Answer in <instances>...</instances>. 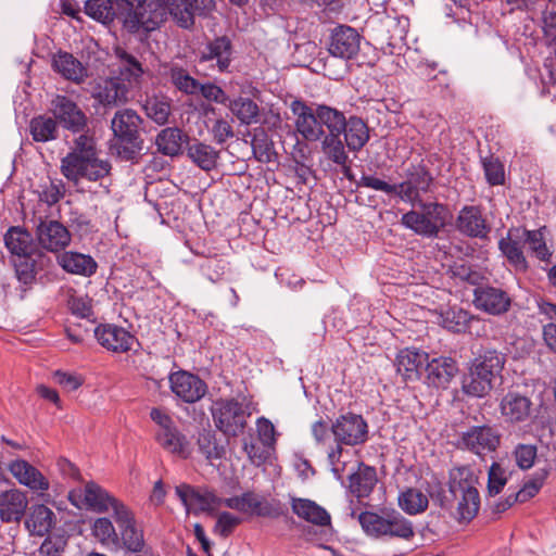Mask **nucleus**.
<instances>
[{
    "label": "nucleus",
    "mask_w": 556,
    "mask_h": 556,
    "mask_svg": "<svg viewBox=\"0 0 556 556\" xmlns=\"http://www.w3.org/2000/svg\"><path fill=\"white\" fill-rule=\"evenodd\" d=\"M60 170L68 180L77 185L80 179L98 181L111 172V164L98 156L96 142L87 135L78 136L73 150L61 160Z\"/></svg>",
    "instance_id": "f257e3e1"
},
{
    "label": "nucleus",
    "mask_w": 556,
    "mask_h": 556,
    "mask_svg": "<svg viewBox=\"0 0 556 556\" xmlns=\"http://www.w3.org/2000/svg\"><path fill=\"white\" fill-rule=\"evenodd\" d=\"M506 363L505 354L488 349L479 353L469 364L462 378V391L471 397L481 399L492 391Z\"/></svg>",
    "instance_id": "f03ea898"
},
{
    "label": "nucleus",
    "mask_w": 556,
    "mask_h": 556,
    "mask_svg": "<svg viewBox=\"0 0 556 556\" xmlns=\"http://www.w3.org/2000/svg\"><path fill=\"white\" fill-rule=\"evenodd\" d=\"M330 430L337 444L328 453V460L332 472L341 478L345 466V463L341 462L342 445L354 446L364 443L368 438V425L361 415L348 413L338 417Z\"/></svg>",
    "instance_id": "7ed1b4c3"
},
{
    "label": "nucleus",
    "mask_w": 556,
    "mask_h": 556,
    "mask_svg": "<svg viewBox=\"0 0 556 556\" xmlns=\"http://www.w3.org/2000/svg\"><path fill=\"white\" fill-rule=\"evenodd\" d=\"M478 477L468 466L453 468L450 471L448 491L456 501L455 518L469 522L479 511L480 495L477 489Z\"/></svg>",
    "instance_id": "20e7f679"
},
{
    "label": "nucleus",
    "mask_w": 556,
    "mask_h": 556,
    "mask_svg": "<svg viewBox=\"0 0 556 556\" xmlns=\"http://www.w3.org/2000/svg\"><path fill=\"white\" fill-rule=\"evenodd\" d=\"M451 215L448 208L440 203H420L418 210H413L402 216V224L415 233L435 238L446 226Z\"/></svg>",
    "instance_id": "39448f33"
},
{
    "label": "nucleus",
    "mask_w": 556,
    "mask_h": 556,
    "mask_svg": "<svg viewBox=\"0 0 556 556\" xmlns=\"http://www.w3.org/2000/svg\"><path fill=\"white\" fill-rule=\"evenodd\" d=\"M166 21L164 0H137L128 9L124 26L131 33L140 29L153 31Z\"/></svg>",
    "instance_id": "423d86ee"
},
{
    "label": "nucleus",
    "mask_w": 556,
    "mask_h": 556,
    "mask_svg": "<svg viewBox=\"0 0 556 556\" xmlns=\"http://www.w3.org/2000/svg\"><path fill=\"white\" fill-rule=\"evenodd\" d=\"M150 417L159 426L155 433L156 442L168 453L180 458H188L191 454L190 442L178 430L170 416L160 408H152Z\"/></svg>",
    "instance_id": "0eeeda50"
},
{
    "label": "nucleus",
    "mask_w": 556,
    "mask_h": 556,
    "mask_svg": "<svg viewBox=\"0 0 556 556\" xmlns=\"http://www.w3.org/2000/svg\"><path fill=\"white\" fill-rule=\"evenodd\" d=\"M68 498L76 507L84 506L96 513H105L111 509L113 517L116 515L117 506H126L93 481L87 482L83 489L71 491Z\"/></svg>",
    "instance_id": "6e6552de"
},
{
    "label": "nucleus",
    "mask_w": 556,
    "mask_h": 556,
    "mask_svg": "<svg viewBox=\"0 0 556 556\" xmlns=\"http://www.w3.org/2000/svg\"><path fill=\"white\" fill-rule=\"evenodd\" d=\"M117 525L115 545L128 553H141L146 541L142 528L138 525L132 511L127 506H117L113 517Z\"/></svg>",
    "instance_id": "1a4fd4ad"
},
{
    "label": "nucleus",
    "mask_w": 556,
    "mask_h": 556,
    "mask_svg": "<svg viewBox=\"0 0 556 556\" xmlns=\"http://www.w3.org/2000/svg\"><path fill=\"white\" fill-rule=\"evenodd\" d=\"M175 492L187 511L195 515L200 513H212L224 504V500L218 497L213 491L203 488H193L181 483L175 488Z\"/></svg>",
    "instance_id": "9d476101"
},
{
    "label": "nucleus",
    "mask_w": 556,
    "mask_h": 556,
    "mask_svg": "<svg viewBox=\"0 0 556 556\" xmlns=\"http://www.w3.org/2000/svg\"><path fill=\"white\" fill-rule=\"evenodd\" d=\"M247 416L242 404L235 400L217 402L213 410L216 428L227 435L241 433L247 425Z\"/></svg>",
    "instance_id": "9b49d317"
},
{
    "label": "nucleus",
    "mask_w": 556,
    "mask_h": 556,
    "mask_svg": "<svg viewBox=\"0 0 556 556\" xmlns=\"http://www.w3.org/2000/svg\"><path fill=\"white\" fill-rule=\"evenodd\" d=\"M166 16L169 14L181 28L190 29L195 15H203L215 7L214 0H164Z\"/></svg>",
    "instance_id": "f8f14e48"
},
{
    "label": "nucleus",
    "mask_w": 556,
    "mask_h": 556,
    "mask_svg": "<svg viewBox=\"0 0 556 556\" xmlns=\"http://www.w3.org/2000/svg\"><path fill=\"white\" fill-rule=\"evenodd\" d=\"M224 505L240 513L252 514L258 517L278 518L282 515L279 502H269L253 492H245L240 496L225 498Z\"/></svg>",
    "instance_id": "ddd939ff"
},
{
    "label": "nucleus",
    "mask_w": 556,
    "mask_h": 556,
    "mask_svg": "<svg viewBox=\"0 0 556 556\" xmlns=\"http://www.w3.org/2000/svg\"><path fill=\"white\" fill-rule=\"evenodd\" d=\"M141 122L142 119L136 111L124 109L115 113L111 123L114 136L121 143L129 146L131 153L141 149L142 141L139 137Z\"/></svg>",
    "instance_id": "4468645a"
},
{
    "label": "nucleus",
    "mask_w": 556,
    "mask_h": 556,
    "mask_svg": "<svg viewBox=\"0 0 556 556\" xmlns=\"http://www.w3.org/2000/svg\"><path fill=\"white\" fill-rule=\"evenodd\" d=\"M501 443L500 433L491 426H473L463 432L459 444L477 455L494 452Z\"/></svg>",
    "instance_id": "2eb2a0df"
},
{
    "label": "nucleus",
    "mask_w": 556,
    "mask_h": 556,
    "mask_svg": "<svg viewBox=\"0 0 556 556\" xmlns=\"http://www.w3.org/2000/svg\"><path fill=\"white\" fill-rule=\"evenodd\" d=\"M93 332L99 344L114 353L130 351L137 341L130 332L112 324L99 325Z\"/></svg>",
    "instance_id": "dca6fc26"
},
{
    "label": "nucleus",
    "mask_w": 556,
    "mask_h": 556,
    "mask_svg": "<svg viewBox=\"0 0 556 556\" xmlns=\"http://www.w3.org/2000/svg\"><path fill=\"white\" fill-rule=\"evenodd\" d=\"M54 117L64 128L79 132L87 125V117L78 105L65 96L58 94L51 102Z\"/></svg>",
    "instance_id": "f3484780"
},
{
    "label": "nucleus",
    "mask_w": 556,
    "mask_h": 556,
    "mask_svg": "<svg viewBox=\"0 0 556 556\" xmlns=\"http://www.w3.org/2000/svg\"><path fill=\"white\" fill-rule=\"evenodd\" d=\"M432 184V176L424 165H412L407 168L406 179L397 184V195L403 201L414 202L419 192H427Z\"/></svg>",
    "instance_id": "a211bd4d"
},
{
    "label": "nucleus",
    "mask_w": 556,
    "mask_h": 556,
    "mask_svg": "<svg viewBox=\"0 0 556 556\" xmlns=\"http://www.w3.org/2000/svg\"><path fill=\"white\" fill-rule=\"evenodd\" d=\"M361 36L352 27L340 25L330 36L329 52L337 58L350 60L359 51Z\"/></svg>",
    "instance_id": "6ab92c4d"
},
{
    "label": "nucleus",
    "mask_w": 556,
    "mask_h": 556,
    "mask_svg": "<svg viewBox=\"0 0 556 556\" xmlns=\"http://www.w3.org/2000/svg\"><path fill=\"white\" fill-rule=\"evenodd\" d=\"M291 112L296 117V130L309 141H317L325 135L317 116V109L313 111L300 100H294L290 104Z\"/></svg>",
    "instance_id": "aec40b11"
},
{
    "label": "nucleus",
    "mask_w": 556,
    "mask_h": 556,
    "mask_svg": "<svg viewBox=\"0 0 556 556\" xmlns=\"http://www.w3.org/2000/svg\"><path fill=\"white\" fill-rule=\"evenodd\" d=\"M36 235L41 248L50 252L64 250L71 242L70 231L58 220H41Z\"/></svg>",
    "instance_id": "412c9836"
},
{
    "label": "nucleus",
    "mask_w": 556,
    "mask_h": 556,
    "mask_svg": "<svg viewBox=\"0 0 556 556\" xmlns=\"http://www.w3.org/2000/svg\"><path fill=\"white\" fill-rule=\"evenodd\" d=\"M509 295L500 288L478 287L473 291V304L491 315H502L510 307Z\"/></svg>",
    "instance_id": "4be33fe9"
},
{
    "label": "nucleus",
    "mask_w": 556,
    "mask_h": 556,
    "mask_svg": "<svg viewBox=\"0 0 556 556\" xmlns=\"http://www.w3.org/2000/svg\"><path fill=\"white\" fill-rule=\"evenodd\" d=\"M172 391L187 403H194L206 393V384L197 376L178 371L169 376Z\"/></svg>",
    "instance_id": "5701e85b"
},
{
    "label": "nucleus",
    "mask_w": 556,
    "mask_h": 556,
    "mask_svg": "<svg viewBox=\"0 0 556 556\" xmlns=\"http://www.w3.org/2000/svg\"><path fill=\"white\" fill-rule=\"evenodd\" d=\"M127 94V86L117 77L100 79L92 89V97L104 106L126 103Z\"/></svg>",
    "instance_id": "b1692460"
},
{
    "label": "nucleus",
    "mask_w": 556,
    "mask_h": 556,
    "mask_svg": "<svg viewBox=\"0 0 556 556\" xmlns=\"http://www.w3.org/2000/svg\"><path fill=\"white\" fill-rule=\"evenodd\" d=\"M500 410L506 422L521 424L530 418L532 402L518 392H508L501 400Z\"/></svg>",
    "instance_id": "393cba45"
},
{
    "label": "nucleus",
    "mask_w": 556,
    "mask_h": 556,
    "mask_svg": "<svg viewBox=\"0 0 556 556\" xmlns=\"http://www.w3.org/2000/svg\"><path fill=\"white\" fill-rule=\"evenodd\" d=\"M456 228L462 233L471 238H485L490 227L482 215L480 207L470 205L464 206L456 218Z\"/></svg>",
    "instance_id": "a878e982"
},
{
    "label": "nucleus",
    "mask_w": 556,
    "mask_h": 556,
    "mask_svg": "<svg viewBox=\"0 0 556 556\" xmlns=\"http://www.w3.org/2000/svg\"><path fill=\"white\" fill-rule=\"evenodd\" d=\"M9 471L20 484L31 491L45 492L50 488L49 480L35 466L24 459L11 462Z\"/></svg>",
    "instance_id": "bb28decb"
},
{
    "label": "nucleus",
    "mask_w": 556,
    "mask_h": 556,
    "mask_svg": "<svg viewBox=\"0 0 556 556\" xmlns=\"http://www.w3.org/2000/svg\"><path fill=\"white\" fill-rule=\"evenodd\" d=\"M28 506L27 495L17 489L0 493V519L2 522H18Z\"/></svg>",
    "instance_id": "cd10ccee"
},
{
    "label": "nucleus",
    "mask_w": 556,
    "mask_h": 556,
    "mask_svg": "<svg viewBox=\"0 0 556 556\" xmlns=\"http://www.w3.org/2000/svg\"><path fill=\"white\" fill-rule=\"evenodd\" d=\"M426 371L429 384L445 389L457 375L458 366L456 361L452 357L440 356L431 361L428 359L426 363Z\"/></svg>",
    "instance_id": "c85d7f7f"
},
{
    "label": "nucleus",
    "mask_w": 556,
    "mask_h": 556,
    "mask_svg": "<svg viewBox=\"0 0 556 556\" xmlns=\"http://www.w3.org/2000/svg\"><path fill=\"white\" fill-rule=\"evenodd\" d=\"M429 355L415 349H404L396 356V370L405 379L415 381L420 377V369L428 362Z\"/></svg>",
    "instance_id": "c756f323"
},
{
    "label": "nucleus",
    "mask_w": 556,
    "mask_h": 556,
    "mask_svg": "<svg viewBox=\"0 0 556 556\" xmlns=\"http://www.w3.org/2000/svg\"><path fill=\"white\" fill-rule=\"evenodd\" d=\"M53 70L65 79L80 84L88 76L87 68L68 52L59 51L52 59Z\"/></svg>",
    "instance_id": "7c9ffc66"
},
{
    "label": "nucleus",
    "mask_w": 556,
    "mask_h": 556,
    "mask_svg": "<svg viewBox=\"0 0 556 556\" xmlns=\"http://www.w3.org/2000/svg\"><path fill=\"white\" fill-rule=\"evenodd\" d=\"M291 508L299 518L313 525L326 527L331 522L328 511L314 501L293 497Z\"/></svg>",
    "instance_id": "2f4dec72"
},
{
    "label": "nucleus",
    "mask_w": 556,
    "mask_h": 556,
    "mask_svg": "<svg viewBox=\"0 0 556 556\" xmlns=\"http://www.w3.org/2000/svg\"><path fill=\"white\" fill-rule=\"evenodd\" d=\"M54 525V513L43 504L33 505L25 519V527L31 535L43 536Z\"/></svg>",
    "instance_id": "473e14b6"
},
{
    "label": "nucleus",
    "mask_w": 556,
    "mask_h": 556,
    "mask_svg": "<svg viewBox=\"0 0 556 556\" xmlns=\"http://www.w3.org/2000/svg\"><path fill=\"white\" fill-rule=\"evenodd\" d=\"M231 53V42L227 37L223 36L206 45L201 51L200 61L206 62L216 60L218 70L225 72L230 65Z\"/></svg>",
    "instance_id": "72a5a7b5"
},
{
    "label": "nucleus",
    "mask_w": 556,
    "mask_h": 556,
    "mask_svg": "<svg viewBox=\"0 0 556 556\" xmlns=\"http://www.w3.org/2000/svg\"><path fill=\"white\" fill-rule=\"evenodd\" d=\"M4 244L12 255L31 256L35 244L31 235L21 227H11L4 235Z\"/></svg>",
    "instance_id": "f704fd0d"
},
{
    "label": "nucleus",
    "mask_w": 556,
    "mask_h": 556,
    "mask_svg": "<svg viewBox=\"0 0 556 556\" xmlns=\"http://www.w3.org/2000/svg\"><path fill=\"white\" fill-rule=\"evenodd\" d=\"M377 483L376 469L361 464L356 472L350 476V491L357 497L368 496Z\"/></svg>",
    "instance_id": "c9c22d12"
},
{
    "label": "nucleus",
    "mask_w": 556,
    "mask_h": 556,
    "mask_svg": "<svg viewBox=\"0 0 556 556\" xmlns=\"http://www.w3.org/2000/svg\"><path fill=\"white\" fill-rule=\"evenodd\" d=\"M189 159L201 169L210 172L217 166L219 151L210 144L195 141L188 147Z\"/></svg>",
    "instance_id": "e433bc0d"
},
{
    "label": "nucleus",
    "mask_w": 556,
    "mask_h": 556,
    "mask_svg": "<svg viewBox=\"0 0 556 556\" xmlns=\"http://www.w3.org/2000/svg\"><path fill=\"white\" fill-rule=\"evenodd\" d=\"M64 270L75 275L91 276L97 269L94 260L81 253L66 252L60 257Z\"/></svg>",
    "instance_id": "4c0bfd02"
},
{
    "label": "nucleus",
    "mask_w": 556,
    "mask_h": 556,
    "mask_svg": "<svg viewBox=\"0 0 556 556\" xmlns=\"http://www.w3.org/2000/svg\"><path fill=\"white\" fill-rule=\"evenodd\" d=\"M346 146L352 151L361 150L369 139L368 127L365 122L356 116L350 117L344 127Z\"/></svg>",
    "instance_id": "58836bf2"
},
{
    "label": "nucleus",
    "mask_w": 556,
    "mask_h": 556,
    "mask_svg": "<svg viewBox=\"0 0 556 556\" xmlns=\"http://www.w3.org/2000/svg\"><path fill=\"white\" fill-rule=\"evenodd\" d=\"M227 105L241 124L252 125L258 122L260 109L253 100L239 97L233 100H228Z\"/></svg>",
    "instance_id": "ea45409f"
},
{
    "label": "nucleus",
    "mask_w": 556,
    "mask_h": 556,
    "mask_svg": "<svg viewBox=\"0 0 556 556\" xmlns=\"http://www.w3.org/2000/svg\"><path fill=\"white\" fill-rule=\"evenodd\" d=\"M397 502L401 509L412 516L424 513L429 505L427 495L415 488L401 492Z\"/></svg>",
    "instance_id": "a19ab883"
},
{
    "label": "nucleus",
    "mask_w": 556,
    "mask_h": 556,
    "mask_svg": "<svg viewBox=\"0 0 556 556\" xmlns=\"http://www.w3.org/2000/svg\"><path fill=\"white\" fill-rule=\"evenodd\" d=\"M29 131L34 141L47 142L56 138L58 124L52 117L39 115L30 121Z\"/></svg>",
    "instance_id": "79ce46f5"
},
{
    "label": "nucleus",
    "mask_w": 556,
    "mask_h": 556,
    "mask_svg": "<svg viewBox=\"0 0 556 556\" xmlns=\"http://www.w3.org/2000/svg\"><path fill=\"white\" fill-rule=\"evenodd\" d=\"M164 75L168 78L169 83L180 92L193 96L197 94L199 80L190 76L187 70L173 65L169 66Z\"/></svg>",
    "instance_id": "37998d69"
},
{
    "label": "nucleus",
    "mask_w": 556,
    "mask_h": 556,
    "mask_svg": "<svg viewBox=\"0 0 556 556\" xmlns=\"http://www.w3.org/2000/svg\"><path fill=\"white\" fill-rule=\"evenodd\" d=\"M143 110L150 119L159 125H165L172 114V102L166 97L153 96L146 100Z\"/></svg>",
    "instance_id": "c03bdc74"
},
{
    "label": "nucleus",
    "mask_w": 556,
    "mask_h": 556,
    "mask_svg": "<svg viewBox=\"0 0 556 556\" xmlns=\"http://www.w3.org/2000/svg\"><path fill=\"white\" fill-rule=\"evenodd\" d=\"M317 116L320 126H326L328 135H341L346 126V118L342 112L328 105L317 106Z\"/></svg>",
    "instance_id": "a18cd8bd"
},
{
    "label": "nucleus",
    "mask_w": 556,
    "mask_h": 556,
    "mask_svg": "<svg viewBox=\"0 0 556 556\" xmlns=\"http://www.w3.org/2000/svg\"><path fill=\"white\" fill-rule=\"evenodd\" d=\"M414 534L415 531L412 521L399 511L393 510L388 513V522L384 535L409 540Z\"/></svg>",
    "instance_id": "49530a36"
},
{
    "label": "nucleus",
    "mask_w": 556,
    "mask_h": 556,
    "mask_svg": "<svg viewBox=\"0 0 556 556\" xmlns=\"http://www.w3.org/2000/svg\"><path fill=\"white\" fill-rule=\"evenodd\" d=\"M115 0H88L85 4V12L91 18L108 24L113 22L116 10Z\"/></svg>",
    "instance_id": "de8ad7c7"
},
{
    "label": "nucleus",
    "mask_w": 556,
    "mask_h": 556,
    "mask_svg": "<svg viewBox=\"0 0 556 556\" xmlns=\"http://www.w3.org/2000/svg\"><path fill=\"white\" fill-rule=\"evenodd\" d=\"M155 143L165 155H177L181 150L182 132L178 128H165L156 137Z\"/></svg>",
    "instance_id": "09e8293b"
},
{
    "label": "nucleus",
    "mask_w": 556,
    "mask_h": 556,
    "mask_svg": "<svg viewBox=\"0 0 556 556\" xmlns=\"http://www.w3.org/2000/svg\"><path fill=\"white\" fill-rule=\"evenodd\" d=\"M321 141V151L328 160L334 164H345L349 155L344 150L341 135H324Z\"/></svg>",
    "instance_id": "8fccbe9b"
},
{
    "label": "nucleus",
    "mask_w": 556,
    "mask_h": 556,
    "mask_svg": "<svg viewBox=\"0 0 556 556\" xmlns=\"http://www.w3.org/2000/svg\"><path fill=\"white\" fill-rule=\"evenodd\" d=\"M498 247L516 270H527L528 263L523 255L522 248L518 241L511 240L510 237L503 238L500 240Z\"/></svg>",
    "instance_id": "3c124183"
},
{
    "label": "nucleus",
    "mask_w": 556,
    "mask_h": 556,
    "mask_svg": "<svg viewBox=\"0 0 556 556\" xmlns=\"http://www.w3.org/2000/svg\"><path fill=\"white\" fill-rule=\"evenodd\" d=\"M199 451L210 462L220 459L225 454V448L218 443L216 435L211 430H203L198 438Z\"/></svg>",
    "instance_id": "603ef678"
},
{
    "label": "nucleus",
    "mask_w": 556,
    "mask_h": 556,
    "mask_svg": "<svg viewBox=\"0 0 556 556\" xmlns=\"http://www.w3.org/2000/svg\"><path fill=\"white\" fill-rule=\"evenodd\" d=\"M471 317L462 308H450L441 315V324L453 332L466 331Z\"/></svg>",
    "instance_id": "864d4df0"
},
{
    "label": "nucleus",
    "mask_w": 556,
    "mask_h": 556,
    "mask_svg": "<svg viewBox=\"0 0 556 556\" xmlns=\"http://www.w3.org/2000/svg\"><path fill=\"white\" fill-rule=\"evenodd\" d=\"M122 61L119 74L122 80H127L129 84H138L141 76L143 75V68L141 63L131 54L125 51L118 53Z\"/></svg>",
    "instance_id": "5fc2aeb1"
},
{
    "label": "nucleus",
    "mask_w": 556,
    "mask_h": 556,
    "mask_svg": "<svg viewBox=\"0 0 556 556\" xmlns=\"http://www.w3.org/2000/svg\"><path fill=\"white\" fill-rule=\"evenodd\" d=\"M358 521L363 530L372 536H383L386 534V526L388 522V514L380 516L376 513L364 511L359 514Z\"/></svg>",
    "instance_id": "6e6d98bb"
},
{
    "label": "nucleus",
    "mask_w": 556,
    "mask_h": 556,
    "mask_svg": "<svg viewBox=\"0 0 556 556\" xmlns=\"http://www.w3.org/2000/svg\"><path fill=\"white\" fill-rule=\"evenodd\" d=\"M511 455L519 469L529 470L534 466L538 458V446L530 443H518Z\"/></svg>",
    "instance_id": "4d7b16f0"
},
{
    "label": "nucleus",
    "mask_w": 556,
    "mask_h": 556,
    "mask_svg": "<svg viewBox=\"0 0 556 556\" xmlns=\"http://www.w3.org/2000/svg\"><path fill=\"white\" fill-rule=\"evenodd\" d=\"M39 188V200L50 206L58 203L65 194V185L60 179L48 178V180L42 182Z\"/></svg>",
    "instance_id": "13d9d810"
},
{
    "label": "nucleus",
    "mask_w": 556,
    "mask_h": 556,
    "mask_svg": "<svg viewBox=\"0 0 556 556\" xmlns=\"http://www.w3.org/2000/svg\"><path fill=\"white\" fill-rule=\"evenodd\" d=\"M523 240L528 244L529 250L540 260L548 261L551 252L546 247L542 229L539 230H523Z\"/></svg>",
    "instance_id": "bf43d9fd"
},
{
    "label": "nucleus",
    "mask_w": 556,
    "mask_h": 556,
    "mask_svg": "<svg viewBox=\"0 0 556 556\" xmlns=\"http://www.w3.org/2000/svg\"><path fill=\"white\" fill-rule=\"evenodd\" d=\"M547 473V470L542 469L523 484V486L516 493V498H519V503H525L539 493L544 484Z\"/></svg>",
    "instance_id": "052dcab7"
},
{
    "label": "nucleus",
    "mask_w": 556,
    "mask_h": 556,
    "mask_svg": "<svg viewBox=\"0 0 556 556\" xmlns=\"http://www.w3.org/2000/svg\"><path fill=\"white\" fill-rule=\"evenodd\" d=\"M92 534L103 544L114 543L117 540V532L109 518H97L92 526Z\"/></svg>",
    "instance_id": "680f3d73"
},
{
    "label": "nucleus",
    "mask_w": 556,
    "mask_h": 556,
    "mask_svg": "<svg viewBox=\"0 0 556 556\" xmlns=\"http://www.w3.org/2000/svg\"><path fill=\"white\" fill-rule=\"evenodd\" d=\"M507 483L505 468L498 463H493L488 471V493L491 496L497 495Z\"/></svg>",
    "instance_id": "e2e57ef3"
},
{
    "label": "nucleus",
    "mask_w": 556,
    "mask_h": 556,
    "mask_svg": "<svg viewBox=\"0 0 556 556\" xmlns=\"http://www.w3.org/2000/svg\"><path fill=\"white\" fill-rule=\"evenodd\" d=\"M252 150L254 157L261 163H269L276 155L271 141L264 134L262 136H254L252 140Z\"/></svg>",
    "instance_id": "0e129e2a"
},
{
    "label": "nucleus",
    "mask_w": 556,
    "mask_h": 556,
    "mask_svg": "<svg viewBox=\"0 0 556 556\" xmlns=\"http://www.w3.org/2000/svg\"><path fill=\"white\" fill-rule=\"evenodd\" d=\"M484 175L488 182L492 186L503 185L505 180L504 166L498 159L493 156L482 160Z\"/></svg>",
    "instance_id": "69168bd1"
},
{
    "label": "nucleus",
    "mask_w": 556,
    "mask_h": 556,
    "mask_svg": "<svg viewBox=\"0 0 556 556\" xmlns=\"http://www.w3.org/2000/svg\"><path fill=\"white\" fill-rule=\"evenodd\" d=\"M17 279L24 285H30L35 280V261L31 256L18 257L14 261Z\"/></svg>",
    "instance_id": "338daca9"
},
{
    "label": "nucleus",
    "mask_w": 556,
    "mask_h": 556,
    "mask_svg": "<svg viewBox=\"0 0 556 556\" xmlns=\"http://www.w3.org/2000/svg\"><path fill=\"white\" fill-rule=\"evenodd\" d=\"M357 187H365L376 191L384 192L386 194H396L397 195V185H391L386 180H382L372 175H363L361 179L356 182Z\"/></svg>",
    "instance_id": "774afa93"
}]
</instances>
